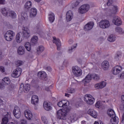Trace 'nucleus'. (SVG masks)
<instances>
[{
    "label": "nucleus",
    "mask_w": 124,
    "mask_h": 124,
    "mask_svg": "<svg viewBox=\"0 0 124 124\" xmlns=\"http://www.w3.org/2000/svg\"><path fill=\"white\" fill-rule=\"evenodd\" d=\"M13 113L16 119H19V118L21 117V110H20V108L18 106H16L15 107Z\"/></svg>",
    "instance_id": "obj_10"
},
{
    "label": "nucleus",
    "mask_w": 124,
    "mask_h": 124,
    "mask_svg": "<svg viewBox=\"0 0 124 124\" xmlns=\"http://www.w3.org/2000/svg\"><path fill=\"white\" fill-rule=\"evenodd\" d=\"M23 39H24L23 33H22L21 32L17 33L16 36V41L17 43H21V41H23Z\"/></svg>",
    "instance_id": "obj_20"
},
{
    "label": "nucleus",
    "mask_w": 124,
    "mask_h": 124,
    "mask_svg": "<svg viewBox=\"0 0 124 124\" xmlns=\"http://www.w3.org/2000/svg\"><path fill=\"white\" fill-rule=\"evenodd\" d=\"M112 22L116 26H121L122 25V20L121 18L119 17L118 16H115L113 17Z\"/></svg>",
    "instance_id": "obj_15"
},
{
    "label": "nucleus",
    "mask_w": 124,
    "mask_h": 124,
    "mask_svg": "<svg viewBox=\"0 0 124 124\" xmlns=\"http://www.w3.org/2000/svg\"><path fill=\"white\" fill-rule=\"evenodd\" d=\"M73 18V13L71 11H68L66 14L67 22H70Z\"/></svg>",
    "instance_id": "obj_17"
},
{
    "label": "nucleus",
    "mask_w": 124,
    "mask_h": 124,
    "mask_svg": "<svg viewBox=\"0 0 124 124\" xmlns=\"http://www.w3.org/2000/svg\"><path fill=\"white\" fill-rule=\"evenodd\" d=\"M0 71L2 72V73H3L5 70H4V67L3 66H0Z\"/></svg>",
    "instance_id": "obj_53"
},
{
    "label": "nucleus",
    "mask_w": 124,
    "mask_h": 124,
    "mask_svg": "<svg viewBox=\"0 0 124 124\" xmlns=\"http://www.w3.org/2000/svg\"><path fill=\"white\" fill-rule=\"evenodd\" d=\"M99 27L101 29L105 30L106 29H108V28L111 26L110 24V21L107 19H103L98 22Z\"/></svg>",
    "instance_id": "obj_2"
},
{
    "label": "nucleus",
    "mask_w": 124,
    "mask_h": 124,
    "mask_svg": "<svg viewBox=\"0 0 124 124\" xmlns=\"http://www.w3.org/2000/svg\"><path fill=\"white\" fill-rule=\"evenodd\" d=\"M37 14V10L35 8H32L30 11V16L31 18L35 17Z\"/></svg>",
    "instance_id": "obj_21"
},
{
    "label": "nucleus",
    "mask_w": 124,
    "mask_h": 124,
    "mask_svg": "<svg viewBox=\"0 0 124 124\" xmlns=\"http://www.w3.org/2000/svg\"><path fill=\"white\" fill-rule=\"evenodd\" d=\"M84 101H86L87 104L92 105V104H93V102H94V98L90 94H86L84 96Z\"/></svg>",
    "instance_id": "obj_6"
},
{
    "label": "nucleus",
    "mask_w": 124,
    "mask_h": 124,
    "mask_svg": "<svg viewBox=\"0 0 124 124\" xmlns=\"http://www.w3.org/2000/svg\"><path fill=\"white\" fill-rule=\"evenodd\" d=\"M21 73H22V68L20 67L17 68L13 72L12 77H13V78H18L20 77Z\"/></svg>",
    "instance_id": "obj_9"
},
{
    "label": "nucleus",
    "mask_w": 124,
    "mask_h": 124,
    "mask_svg": "<svg viewBox=\"0 0 124 124\" xmlns=\"http://www.w3.org/2000/svg\"><path fill=\"white\" fill-rule=\"evenodd\" d=\"M93 79V74L87 75L83 80L85 83H89Z\"/></svg>",
    "instance_id": "obj_30"
},
{
    "label": "nucleus",
    "mask_w": 124,
    "mask_h": 124,
    "mask_svg": "<svg viewBox=\"0 0 124 124\" xmlns=\"http://www.w3.org/2000/svg\"><path fill=\"white\" fill-rule=\"evenodd\" d=\"M88 114H89V115H90V116H91L93 118H94V119L97 117V112H96V111H95L94 109H89L88 111Z\"/></svg>",
    "instance_id": "obj_22"
},
{
    "label": "nucleus",
    "mask_w": 124,
    "mask_h": 124,
    "mask_svg": "<svg viewBox=\"0 0 124 124\" xmlns=\"http://www.w3.org/2000/svg\"><path fill=\"white\" fill-rule=\"evenodd\" d=\"M17 53L19 55H24L25 54V47L20 46L18 47Z\"/></svg>",
    "instance_id": "obj_29"
},
{
    "label": "nucleus",
    "mask_w": 124,
    "mask_h": 124,
    "mask_svg": "<svg viewBox=\"0 0 124 124\" xmlns=\"http://www.w3.org/2000/svg\"><path fill=\"white\" fill-rule=\"evenodd\" d=\"M101 66L104 70H107L109 68V62L106 61L103 62L101 63Z\"/></svg>",
    "instance_id": "obj_26"
},
{
    "label": "nucleus",
    "mask_w": 124,
    "mask_h": 124,
    "mask_svg": "<svg viewBox=\"0 0 124 124\" xmlns=\"http://www.w3.org/2000/svg\"><path fill=\"white\" fill-rule=\"evenodd\" d=\"M65 96H67V97H69V94L68 93H65Z\"/></svg>",
    "instance_id": "obj_62"
},
{
    "label": "nucleus",
    "mask_w": 124,
    "mask_h": 124,
    "mask_svg": "<svg viewBox=\"0 0 124 124\" xmlns=\"http://www.w3.org/2000/svg\"><path fill=\"white\" fill-rule=\"evenodd\" d=\"M38 41V37L37 36H33L31 39V43H33V44H36V43Z\"/></svg>",
    "instance_id": "obj_36"
},
{
    "label": "nucleus",
    "mask_w": 124,
    "mask_h": 124,
    "mask_svg": "<svg viewBox=\"0 0 124 124\" xmlns=\"http://www.w3.org/2000/svg\"><path fill=\"white\" fill-rule=\"evenodd\" d=\"M69 105V102L66 100H63L58 103V106L59 107H65L67 108V107Z\"/></svg>",
    "instance_id": "obj_12"
},
{
    "label": "nucleus",
    "mask_w": 124,
    "mask_h": 124,
    "mask_svg": "<svg viewBox=\"0 0 124 124\" xmlns=\"http://www.w3.org/2000/svg\"><path fill=\"white\" fill-rule=\"evenodd\" d=\"M94 26V23L93 21H90L88 22L86 25H85L84 29V31H91L93 28Z\"/></svg>",
    "instance_id": "obj_13"
},
{
    "label": "nucleus",
    "mask_w": 124,
    "mask_h": 124,
    "mask_svg": "<svg viewBox=\"0 0 124 124\" xmlns=\"http://www.w3.org/2000/svg\"><path fill=\"white\" fill-rule=\"evenodd\" d=\"M1 13L4 16H8L9 14V10H7L6 8H4L1 10Z\"/></svg>",
    "instance_id": "obj_31"
},
{
    "label": "nucleus",
    "mask_w": 124,
    "mask_h": 124,
    "mask_svg": "<svg viewBox=\"0 0 124 124\" xmlns=\"http://www.w3.org/2000/svg\"><path fill=\"white\" fill-rule=\"evenodd\" d=\"M95 107H96V108H102V102L100 101H98L97 103L95 104Z\"/></svg>",
    "instance_id": "obj_43"
},
{
    "label": "nucleus",
    "mask_w": 124,
    "mask_h": 124,
    "mask_svg": "<svg viewBox=\"0 0 124 124\" xmlns=\"http://www.w3.org/2000/svg\"><path fill=\"white\" fill-rule=\"evenodd\" d=\"M124 104H121L120 105L119 109H120V110H124Z\"/></svg>",
    "instance_id": "obj_55"
},
{
    "label": "nucleus",
    "mask_w": 124,
    "mask_h": 124,
    "mask_svg": "<svg viewBox=\"0 0 124 124\" xmlns=\"http://www.w3.org/2000/svg\"><path fill=\"white\" fill-rule=\"evenodd\" d=\"M121 57H122V53H117V55L115 57V59L116 61H119V60L121 59Z\"/></svg>",
    "instance_id": "obj_46"
},
{
    "label": "nucleus",
    "mask_w": 124,
    "mask_h": 124,
    "mask_svg": "<svg viewBox=\"0 0 124 124\" xmlns=\"http://www.w3.org/2000/svg\"><path fill=\"white\" fill-rule=\"evenodd\" d=\"M68 43L70 45L72 44V43H73V40L72 39H70L69 41H68Z\"/></svg>",
    "instance_id": "obj_59"
},
{
    "label": "nucleus",
    "mask_w": 124,
    "mask_h": 124,
    "mask_svg": "<svg viewBox=\"0 0 124 124\" xmlns=\"http://www.w3.org/2000/svg\"><path fill=\"white\" fill-rule=\"evenodd\" d=\"M107 83L105 81H102L100 83L95 84V89H103L106 87Z\"/></svg>",
    "instance_id": "obj_18"
},
{
    "label": "nucleus",
    "mask_w": 124,
    "mask_h": 124,
    "mask_svg": "<svg viewBox=\"0 0 124 124\" xmlns=\"http://www.w3.org/2000/svg\"><path fill=\"white\" fill-rule=\"evenodd\" d=\"M108 114L111 119H114L115 118H118V117L116 116V114L115 113V111H113L112 109H109L108 110Z\"/></svg>",
    "instance_id": "obj_25"
},
{
    "label": "nucleus",
    "mask_w": 124,
    "mask_h": 124,
    "mask_svg": "<svg viewBox=\"0 0 124 124\" xmlns=\"http://www.w3.org/2000/svg\"><path fill=\"white\" fill-rule=\"evenodd\" d=\"M74 48H76V46H72L71 47H70L68 51V53H72V51Z\"/></svg>",
    "instance_id": "obj_49"
},
{
    "label": "nucleus",
    "mask_w": 124,
    "mask_h": 124,
    "mask_svg": "<svg viewBox=\"0 0 124 124\" xmlns=\"http://www.w3.org/2000/svg\"><path fill=\"white\" fill-rule=\"evenodd\" d=\"M31 7V1H28L24 5V10L25 12H28Z\"/></svg>",
    "instance_id": "obj_27"
},
{
    "label": "nucleus",
    "mask_w": 124,
    "mask_h": 124,
    "mask_svg": "<svg viewBox=\"0 0 124 124\" xmlns=\"http://www.w3.org/2000/svg\"><path fill=\"white\" fill-rule=\"evenodd\" d=\"M43 106L44 109H45L46 111H50V110H52V106H51V104L50 103L44 102Z\"/></svg>",
    "instance_id": "obj_23"
},
{
    "label": "nucleus",
    "mask_w": 124,
    "mask_h": 124,
    "mask_svg": "<svg viewBox=\"0 0 124 124\" xmlns=\"http://www.w3.org/2000/svg\"><path fill=\"white\" fill-rule=\"evenodd\" d=\"M23 63H24V62H23V61H21L20 60H18V61H16L15 62L16 66L17 67L18 66H21V65H23Z\"/></svg>",
    "instance_id": "obj_40"
},
{
    "label": "nucleus",
    "mask_w": 124,
    "mask_h": 124,
    "mask_svg": "<svg viewBox=\"0 0 124 124\" xmlns=\"http://www.w3.org/2000/svg\"><path fill=\"white\" fill-rule=\"evenodd\" d=\"M38 77L39 79L46 81L47 80V74L45 72L40 71L38 73Z\"/></svg>",
    "instance_id": "obj_11"
},
{
    "label": "nucleus",
    "mask_w": 124,
    "mask_h": 124,
    "mask_svg": "<svg viewBox=\"0 0 124 124\" xmlns=\"http://www.w3.org/2000/svg\"><path fill=\"white\" fill-rule=\"evenodd\" d=\"M14 36H15V32L12 31H8L5 33L4 38L7 41H12Z\"/></svg>",
    "instance_id": "obj_3"
},
{
    "label": "nucleus",
    "mask_w": 124,
    "mask_h": 124,
    "mask_svg": "<svg viewBox=\"0 0 124 124\" xmlns=\"http://www.w3.org/2000/svg\"><path fill=\"white\" fill-rule=\"evenodd\" d=\"M111 12L113 14H116V13L118 12V6H113L112 9L111 10Z\"/></svg>",
    "instance_id": "obj_42"
},
{
    "label": "nucleus",
    "mask_w": 124,
    "mask_h": 124,
    "mask_svg": "<svg viewBox=\"0 0 124 124\" xmlns=\"http://www.w3.org/2000/svg\"><path fill=\"white\" fill-rule=\"evenodd\" d=\"M42 121L43 123L45 124H48V120H47V118H46V117L45 116H42Z\"/></svg>",
    "instance_id": "obj_45"
},
{
    "label": "nucleus",
    "mask_w": 124,
    "mask_h": 124,
    "mask_svg": "<svg viewBox=\"0 0 124 124\" xmlns=\"http://www.w3.org/2000/svg\"><path fill=\"white\" fill-rule=\"evenodd\" d=\"M35 1H36L37 2H40V1H41V0H34Z\"/></svg>",
    "instance_id": "obj_63"
},
{
    "label": "nucleus",
    "mask_w": 124,
    "mask_h": 124,
    "mask_svg": "<svg viewBox=\"0 0 124 124\" xmlns=\"http://www.w3.org/2000/svg\"><path fill=\"white\" fill-rule=\"evenodd\" d=\"M2 102L3 101L1 100V99L0 98V109H2Z\"/></svg>",
    "instance_id": "obj_54"
},
{
    "label": "nucleus",
    "mask_w": 124,
    "mask_h": 124,
    "mask_svg": "<svg viewBox=\"0 0 124 124\" xmlns=\"http://www.w3.org/2000/svg\"><path fill=\"white\" fill-rule=\"evenodd\" d=\"M108 40L109 42H114L116 40V36L115 35L111 34L108 37Z\"/></svg>",
    "instance_id": "obj_34"
},
{
    "label": "nucleus",
    "mask_w": 124,
    "mask_h": 124,
    "mask_svg": "<svg viewBox=\"0 0 124 124\" xmlns=\"http://www.w3.org/2000/svg\"><path fill=\"white\" fill-rule=\"evenodd\" d=\"M69 111L68 114L67 115V117L68 119V120H74V118L75 116L73 114L70 113Z\"/></svg>",
    "instance_id": "obj_41"
},
{
    "label": "nucleus",
    "mask_w": 124,
    "mask_h": 124,
    "mask_svg": "<svg viewBox=\"0 0 124 124\" xmlns=\"http://www.w3.org/2000/svg\"><path fill=\"white\" fill-rule=\"evenodd\" d=\"M3 83H0V89H3L4 88V85L3 84Z\"/></svg>",
    "instance_id": "obj_57"
},
{
    "label": "nucleus",
    "mask_w": 124,
    "mask_h": 124,
    "mask_svg": "<svg viewBox=\"0 0 124 124\" xmlns=\"http://www.w3.org/2000/svg\"><path fill=\"white\" fill-rule=\"evenodd\" d=\"M122 102H124V95H122L121 97Z\"/></svg>",
    "instance_id": "obj_61"
},
{
    "label": "nucleus",
    "mask_w": 124,
    "mask_h": 124,
    "mask_svg": "<svg viewBox=\"0 0 124 124\" xmlns=\"http://www.w3.org/2000/svg\"><path fill=\"white\" fill-rule=\"evenodd\" d=\"M2 83L3 85H9L10 84V79L8 78H4L2 80Z\"/></svg>",
    "instance_id": "obj_32"
},
{
    "label": "nucleus",
    "mask_w": 124,
    "mask_h": 124,
    "mask_svg": "<svg viewBox=\"0 0 124 124\" xmlns=\"http://www.w3.org/2000/svg\"><path fill=\"white\" fill-rule=\"evenodd\" d=\"M5 3V0H0V4H4Z\"/></svg>",
    "instance_id": "obj_56"
},
{
    "label": "nucleus",
    "mask_w": 124,
    "mask_h": 124,
    "mask_svg": "<svg viewBox=\"0 0 124 124\" xmlns=\"http://www.w3.org/2000/svg\"><path fill=\"white\" fill-rule=\"evenodd\" d=\"M20 124H27V121L24 119H22L20 121Z\"/></svg>",
    "instance_id": "obj_52"
},
{
    "label": "nucleus",
    "mask_w": 124,
    "mask_h": 124,
    "mask_svg": "<svg viewBox=\"0 0 124 124\" xmlns=\"http://www.w3.org/2000/svg\"><path fill=\"white\" fill-rule=\"evenodd\" d=\"M72 72L76 77H79L82 75V70L77 66L72 67Z\"/></svg>",
    "instance_id": "obj_4"
},
{
    "label": "nucleus",
    "mask_w": 124,
    "mask_h": 124,
    "mask_svg": "<svg viewBox=\"0 0 124 124\" xmlns=\"http://www.w3.org/2000/svg\"><path fill=\"white\" fill-rule=\"evenodd\" d=\"M31 90V85L29 84H26L24 85V83H22L20 84L19 90L23 91L24 93H29Z\"/></svg>",
    "instance_id": "obj_8"
},
{
    "label": "nucleus",
    "mask_w": 124,
    "mask_h": 124,
    "mask_svg": "<svg viewBox=\"0 0 124 124\" xmlns=\"http://www.w3.org/2000/svg\"><path fill=\"white\" fill-rule=\"evenodd\" d=\"M22 36L25 38H29V37L31 36V31H30V29L27 27H22Z\"/></svg>",
    "instance_id": "obj_7"
},
{
    "label": "nucleus",
    "mask_w": 124,
    "mask_h": 124,
    "mask_svg": "<svg viewBox=\"0 0 124 124\" xmlns=\"http://www.w3.org/2000/svg\"><path fill=\"white\" fill-rule=\"evenodd\" d=\"M115 31L116 32H118V33H120L121 34L124 33V30L121 27H116L115 28Z\"/></svg>",
    "instance_id": "obj_38"
},
{
    "label": "nucleus",
    "mask_w": 124,
    "mask_h": 124,
    "mask_svg": "<svg viewBox=\"0 0 124 124\" xmlns=\"http://www.w3.org/2000/svg\"><path fill=\"white\" fill-rule=\"evenodd\" d=\"M25 47L26 49L27 50V51H31V44L29 42L26 43L25 45Z\"/></svg>",
    "instance_id": "obj_39"
},
{
    "label": "nucleus",
    "mask_w": 124,
    "mask_h": 124,
    "mask_svg": "<svg viewBox=\"0 0 124 124\" xmlns=\"http://www.w3.org/2000/svg\"><path fill=\"white\" fill-rule=\"evenodd\" d=\"M123 69V67L120 66H116L113 68L112 69V73L114 74V75H118L121 71H122V70Z\"/></svg>",
    "instance_id": "obj_16"
},
{
    "label": "nucleus",
    "mask_w": 124,
    "mask_h": 124,
    "mask_svg": "<svg viewBox=\"0 0 124 124\" xmlns=\"http://www.w3.org/2000/svg\"><path fill=\"white\" fill-rule=\"evenodd\" d=\"M90 9V5L88 4L83 5L81 6L78 9V13H80V14H84V13H86L89 11Z\"/></svg>",
    "instance_id": "obj_5"
},
{
    "label": "nucleus",
    "mask_w": 124,
    "mask_h": 124,
    "mask_svg": "<svg viewBox=\"0 0 124 124\" xmlns=\"http://www.w3.org/2000/svg\"><path fill=\"white\" fill-rule=\"evenodd\" d=\"M38 96L35 95H33L31 97V102L32 104H34V105H36L38 103Z\"/></svg>",
    "instance_id": "obj_24"
},
{
    "label": "nucleus",
    "mask_w": 124,
    "mask_h": 124,
    "mask_svg": "<svg viewBox=\"0 0 124 124\" xmlns=\"http://www.w3.org/2000/svg\"><path fill=\"white\" fill-rule=\"evenodd\" d=\"M48 20L50 23H53L55 21V15L54 13H51L49 15Z\"/></svg>",
    "instance_id": "obj_33"
},
{
    "label": "nucleus",
    "mask_w": 124,
    "mask_h": 124,
    "mask_svg": "<svg viewBox=\"0 0 124 124\" xmlns=\"http://www.w3.org/2000/svg\"><path fill=\"white\" fill-rule=\"evenodd\" d=\"M92 78L94 79L95 81H98L100 79V77L96 74H93Z\"/></svg>",
    "instance_id": "obj_44"
},
{
    "label": "nucleus",
    "mask_w": 124,
    "mask_h": 124,
    "mask_svg": "<svg viewBox=\"0 0 124 124\" xmlns=\"http://www.w3.org/2000/svg\"><path fill=\"white\" fill-rule=\"evenodd\" d=\"M46 69L48 71H51L52 70V68H51V67H47L46 68Z\"/></svg>",
    "instance_id": "obj_60"
},
{
    "label": "nucleus",
    "mask_w": 124,
    "mask_h": 124,
    "mask_svg": "<svg viewBox=\"0 0 124 124\" xmlns=\"http://www.w3.org/2000/svg\"><path fill=\"white\" fill-rule=\"evenodd\" d=\"M93 124H103V123H102V122H95Z\"/></svg>",
    "instance_id": "obj_58"
},
{
    "label": "nucleus",
    "mask_w": 124,
    "mask_h": 124,
    "mask_svg": "<svg viewBox=\"0 0 124 124\" xmlns=\"http://www.w3.org/2000/svg\"><path fill=\"white\" fill-rule=\"evenodd\" d=\"M68 92L69 93H75V89L73 88H69L68 89Z\"/></svg>",
    "instance_id": "obj_47"
},
{
    "label": "nucleus",
    "mask_w": 124,
    "mask_h": 124,
    "mask_svg": "<svg viewBox=\"0 0 124 124\" xmlns=\"http://www.w3.org/2000/svg\"><path fill=\"white\" fill-rule=\"evenodd\" d=\"M53 43H55L57 46V50L58 51H60L61 50V47L62 46V44L61 43V40H60V39H57L55 37H53Z\"/></svg>",
    "instance_id": "obj_14"
},
{
    "label": "nucleus",
    "mask_w": 124,
    "mask_h": 124,
    "mask_svg": "<svg viewBox=\"0 0 124 124\" xmlns=\"http://www.w3.org/2000/svg\"><path fill=\"white\" fill-rule=\"evenodd\" d=\"M36 51L37 54L40 55V54H41V53L44 51V46H38L36 49Z\"/></svg>",
    "instance_id": "obj_28"
},
{
    "label": "nucleus",
    "mask_w": 124,
    "mask_h": 124,
    "mask_svg": "<svg viewBox=\"0 0 124 124\" xmlns=\"http://www.w3.org/2000/svg\"><path fill=\"white\" fill-rule=\"evenodd\" d=\"M112 3H113V0H108L107 5L108 6H110V5H112Z\"/></svg>",
    "instance_id": "obj_48"
},
{
    "label": "nucleus",
    "mask_w": 124,
    "mask_h": 124,
    "mask_svg": "<svg viewBox=\"0 0 124 124\" xmlns=\"http://www.w3.org/2000/svg\"><path fill=\"white\" fill-rule=\"evenodd\" d=\"M81 3V1H76L75 3H73L71 4V8L72 9L73 8H75V7H77L79 4Z\"/></svg>",
    "instance_id": "obj_37"
},
{
    "label": "nucleus",
    "mask_w": 124,
    "mask_h": 124,
    "mask_svg": "<svg viewBox=\"0 0 124 124\" xmlns=\"http://www.w3.org/2000/svg\"><path fill=\"white\" fill-rule=\"evenodd\" d=\"M81 124H86V122L84 121H83L81 122Z\"/></svg>",
    "instance_id": "obj_64"
},
{
    "label": "nucleus",
    "mask_w": 124,
    "mask_h": 124,
    "mask_svg": "<svg viewBox=\"0 0 124 124\" xmlns=\"http://www.w3.org/2000/svg\"><path fill=\"white\" fill-rule=\"evenodd\" d=\"M8 16H10V17H11V18H16L17 15L16 14V13L13 11H10L9 12V15Z\"/></svg>",
    "instance_id": "obj_35"
},
{
    "label": "nucleus",
    "mask_w": 124,
    "mask_h": 124,
    "mask_svg": "<svg viewBox=\"0 0 124 124\" xmlns=\"http://www.w3.org/2000/svg\"><path fill=\"white\" fill-rule=\"evenodd\" d=\"M121 79H124V71L122 72L119 75Z\"/></svg>",
    "instance_id": "obj_51"
},
{
    "label": "nucleus",
    "mask_w": 124,
    "mask_h": 124,
    "mask_svg": "<svg viewBox=\"0 0 124 124\" xmlns=\"http://www.w3.org/2000/svg\"><path fill=\"white\" fill-rule=\"evenodd\" d=\"M14 84H11L9 86L8 89L11 91L12 90H13V89H14Z\"/></svg>",
    "instance_id": "obj_50"
},
{
    "label": "nucleus",
    "mask_w": 124,
    "mask_h": 124,
    "mask_svg": "<svg viewBox=\"0 0 124 124\" xmlns=\"http://www.w3.org/2000/svg\"><path fill=\"white\" fill-rule=\"evenodd\" d=\"M24 115L28 120H31L32 119V113L29 109H27L24 111Z\"/></svg>",
    "instance_id": "obj_19"
},
{
    "label": "nucleus",
    "mask_w": 124,
    "mask_h": 124,
    "mask_svg": "<svg viewBox=\"0 0 124 124\" xmlns=\"http://www.w3.org/2000/svg\"><path fill=\"white\" fill-rule=\"evenodd\" d=\"M70 109L66 108L65 109H60L57 112V116L59 120H63L64 121L66 120L67 118V115H68Z\"/></svg>",
    "instance_id": "obj_1"
}]
</instances>
